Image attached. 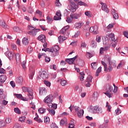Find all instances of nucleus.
Masks as SVG:
<instances>
[{
  "label": "nucleus",
  "mask_w": 128,
  "mask_h": 128,
  "mask_svg": "<svg viewBox=\"0 0 128 128\" xmlns=\"http://www.w3.org/2000/svg\"><path fill=\"white\" fill-rule=\"evenodd\" d=\"M91 47L92 48H96V42L94 40H92L91 41Z\"/></svg>",
  "instance_id": "nucleus-33"
},
{
  "label": "nucleus",
  "mask_w": 128,
  "mask_h": 128,
  "mask_svg": "<svg viewBox=\"0 0 128 128\" xmlns=\"http://www.w3.org/2000/svg\"><path fill=\"white\" fill-rule=\"evenodd\" d=\"M80 78L81 82L84 81V72H81L80 73Z\"/></svg>",
  "instance_id": "nucleus-32"
},
{
  "label": "nucleus",
  "mask_w": 128,
  "mask_h": 128,
  "mask_svg": "<svg viewBox=\"0 0 128 128\" xmlns=\"http://www.w3.org/2000/svg\"><path fill=\"white\" fill-rule=\"evenodd\" d=\"M6 126V122L4 120H0V128H4Z\"/></svg>",
  "instance_id": "nucleus-39"
},
{
  "label": "nucleus",
  "mask_w": 128,
  "mask_h": 128,
  "mask_svg": "<svg viewBox=\"0 0 128 128\" xmlns=\"http://www.w3.org/2000/svg\"><path fill=\"white\" fill-rule=\"evenodd\" d=\"M84 14L86 16H88V18H92V13L90 12V11H86Z\"/></svg>",
  "instance_id": "nucleus-34"
},
{
  "label": "nucleus",
  "mask_w": 128,
  "mask_h": 128,
  "mask_svg": "<svg viewBox=\"0 0 128 128\" xmlns=\"http://www.w3.org/2000/svg\"><path fill=\"white\" fill-rule=\"evenodd\" d=\"M72 108L74 109L76 112H78V110H80V108L78 106H72Z\"/></svg>",
  "instance_id": "nucleus-56"
},
{
  "label": "nucleus",
  "mask_w": 128,
  "mask_h": 128,
  "mask_svg": "<svg viewBox=\"0 0 128 128\" xmlns=\"http://www.w3.org/2000/svg\"><path fill=\"white\" fill-rule=\"evenodd\" d=\"M28 28L30 32H32L33 30H36V28L32 26H28Z\"/></svg>",
  "instance_id": "nucleus-51"
},
{
  "label": "nucleus",
  "mask_w": 128,
  "mask_h": 128,
  "mask_svg": "<svg viewBox=\"0 0 128 128\" xmlns=\"http://www.w3.org/2000/svg\"><path fill=\"white\" fill-rule=\"evenodd\" d=\"M70 28V26H66L63 28L60 31V34H64L66 33V31L68 29Z\"/></svg>",
  "instance_id": "nucleus-22"
},
{
  "label": "nucleus",
  "mask_w": 128,
  "mask_h": 128,
  "mask_svg": "<svg viewBox=\"0 0 128 128\" xmlns=\"http://www.w3.org/2000/svg\"><path fill=\"white\" fill-rule=\"evenodd\" d=\"M46 108H40V109H38V112L40 113V114H44V112H46Z\"/></svg>",
  "instance_id": "nucleus-42"
},
{
  "label": "nucleus",
  "mask_w": 128,
  "mask_h": 128,
  "mask_svg": "<svg viewBox=\"0 0 128 128\" xmlns=\"http://www.w3.org/2000/svg\"><path fill=\"white\" fill-rule=\"evenodd\" d=\"M18 120L20 122H24V120H26V116H22L20 117L18 119Z\"/></svg>",
  "instance_id": "nucleus-40"
},
{
  "label": "nucleus",
  "mask_w": 128,
  "mask_h": 128,
  "mask_svg": "<svg viewBox=\"0 0 128 128\" xmlns=\"http://www.w3.org/2000/svg\"><path fill=\"white\" fill-rule=\"evenodd\" d=\"M6 80V76L4 75H2L0 76V82L2 84H4V82Z\"/></svg>",
  "instance_id": "nucleus-25"
},
{
  "label": "nucleus",
  "mask_w": 128,
  "mask_h": 128,
  "mask_svg": "<svg viewBox=\"0 0 128 128\" xmlns=\"http://www.w3.org/2000/svg\"><path fill=\"white\" fill-rule=\"evenodd\" d=\"M22 89L23 92H28L30 100H32V98H34V92H32V90L31 88L24 86L22 88Z\"/></svg>",
  "instance_id": "nucleus-3"
},
{
  "label": "nucleus",
  "mask_w": 128,
  "mask_h": 128,
  "mask_svg": "<svg viewBox=\"0 0 128 128\" xmlns=\"http://www.w3.org/2000/svg\"><path fill=\"white\" fill-rule=\"evenodd\" d=\"M106 108H108V112H110V108H112V107L108 105V102H106Z\"/></svg>",
  "instance_id": "nucleus-54"
},
{
  "label": "nucleus",
  "mask_w": 128,
  "mask_h": 128,
  "mask_svg": "<svg viewBox=\"0 0 128 128\" xmlns=\"http://www.w3.org/2000/svg\"><path fill=\"white\" fill-rule=\"evenodd\" d=\"M44 84L46 86H50V82L48 81L44 80Z\"/></svg>",
  "instance_id": "nucleus-53"
},
{
  "label": "nucleus",
  "mask_w": 128,
  "mask_h": 128,
  "mask_svg": "<svg viewBox=\"0 0 128 128\" xmlns=\"http://www.w3.org/2000/svg\"><path fill=\"white\" fill-rule=\"evenodd\" d=\"M32 52V46H28L27 50V52L28 54H30Z\"/></svg>",
  "instance_id": "nucleus-44"
},
{
  "label": "nucleus",
  "mask_w": 128,
  "mask_h": 128,
  "mask_svg": "<svg viewBox=\"0 0 128 128\" xmlns=\"http://www.w3.org/2000/svg\"><path fill=\"white\" fill-rule=\"evenodd\" d=\"M70 6V10L73 12H76V10H78V6L77 4H71Z\"/></svg>",
  "instance_id": "nucleus-13"
},
{
  "label": "nucleus",
  "mask_w": 128,
  "mask_h": 128,
  "mask_svg": "<svg viewBox=\"0 0 128 128\" xmlns=\"http://www.w3.org/2000/svg\"><path fill=\"white\" fill-rule=\"evenodd\" d=\"M66 22H67L68 24H70V22H72V18L68 17L67 18L66 20Z\"/></svg>",
  "instance_id": "nucleus-50"
},
{
  "label": "nucleus",
  "mask_w": 128,
  "mask_h": 128,
  "mask_svg": "<svg viewBox=\"0 0 128 128\" xmlns=\"http://www.w3.org/2000/svg\"><path fill=\"white\" fill-rule=\"evenodd\" d=\"M16 96L17 98H20L22 100H28V98H24V96H22V94H16Z\"/></svg>",
  "instance_id": "nucleus-21"
},
{
  "label": "nucleus",
  "mask_w": 128,
  "mask_h": 128,
  "mask_svg": "<svg viewBox=\"0 0 128 128\" xmlns=\"http://www.w3.org/2000/svg\"><path fill=\"white\" fill-rule=\"evenodd\" d=\"M38 40L42 42H46V36L44 34H41L38 36Z\"/></svg>",
  "instance_id": "nucleus-16"
},
{
  "label": "nucleus",
  "mask_w": 128,
  "mask_h": 128,
  "mask_svg": "<svg viewBox=\"0 0 128 128\" xmlns=\"http://www.w3.org/2000/svg\"><path fill=\"white\" fill-rule=\"evenodd\" d=\"M60 50V47L58 46H53L52 48H50V52H55L56 56H58V50Z\"/></svg>",
  "instance_id": "nucleus-7"
},
{
  "label": "nucleus",
  "mask_w": 128,
  "mask_h": 128,
  "mask_svg": "<svg viewBox=\"0 0 128 128\" xmlns=\"http://www.w3.org/2000/svg\"><path fill=\"white\" fill-rule=\"evenodd\" d=\"M50 122V118L46 116L44 118V122L45 124H49Z\"/></svg>",
  "instance_id": "nucleus-43"
},
{
  "label": "nucleus",
  "mask_w": 128,
  "mask_h": 128,
  "mask_svg": "<svg viewBox=\"0 0 128 128\" xmlns=\"http://www.w3.org/2000/svg\"><path fill=\"white\" fill-rule=\"evenodd\" d=\"M90 32H93L94 34H98V25H95L92 26L89 29Z\"/></svg>",
  "instance_id": "nucleus-5"
},
{
  "label": "nucleus",
  "mask_w": 128,
  "mask_h": 128,
  "mask_svg": "<svg viewBox=\"0 0 128 128\" xmlns=\"http://www.w3.org/2000/svg\"><path fill=\"white\" fill-rule=\"evenodd\" d=\"M47 110H48L51 116H54L56 114V111L54 109H49L48 108H46Z\"/></svg>",
  "instance_id": "nucleus-28"
},
{
  "label": "nucleus",
  "mask_w": 128,
  "mask_h": 128,
  "mask_svg": "<svg viewBox=\"0 0 128 128\" xmlns=\"http://www.w3.org/2000/svg\"><path fill=\"white\" fill-rule=\"evenodd\" d=\"M114 90V88L112 86L110 85V84H106V92H105V94L108 96V98H112V90Z\"/></svg>",
  "instance_id": "nucleus-2"
},
{
  "label": "nucleus",
  "mask_w": 128,
  "mask_h": 128,
  "mask_svg": "<svg viewBox=\"0 0 128 128\" xmlns=\"http://www.w3.org/2000/svg\"><path fill=\"white\" fill-rule=\"evenodd\" d=\"M100 72H102V67L100 66L99 67L96 71V76H98L100 75Z\"/></svg>",
  "instance_id": "nucleus-36"
},
{
  "label": "nucleus",
  "mask_w": 128,
  "mask_h": 128,
  "mask_svg": "<svg viewBox=\"0 0 128 128\" xmlns=\"http://www.w3.org/2000/svg\"><path fill=\"white\" fill-rule=\"evenodd\" d=\"M77 64L79 66L82 67L84 66V60L82 59H79L77 61Z\"/></svg>",
  "instance_id": "nucleus-19"
},
{
  "label": "nucleus",
  "mask_w": 128,
  "mask_h": 128,
  "mask_svg": "<svg viewBox=\"0 0 128 128\" xmlns=\"http://www.w3.org/2000/svg\"><path fill=\"white\" fill-rule=\"evenodd\" d=\"M46 19H47L48 22H49L50 24H52V20H52V18H50V17L48 16H47Z\"/></svg>",
  "instance_id": "nucleus-46"
},
{
  "label": "nucleus",
  "mask_w": 128,
  "mask_h": 128,
  "mask_svg": "<svg viewBox=\"0 0 128 128\" xmlns=\"http://www.w3.org/2000/svg\"><path fill=\"white\" fill-rule=\"evenodd\" d=\"M80 14H70V17L71 18H72L73 20V18H75L76 20H78V18H80Z\"/></svg>",
  "instance_id": "nucleus-20"
},
{
  "label": "nucleus",
  "mask_w": 128,
  "mask_h": 128,
  "mask_svg": "<svg viewBox=\"0 0 128 128\" xmlns=\"http://www.w3.org/2000/svg\"><path fill=\"white\" fill-rule=\"evenodd\" d=\"M39 76L40 78H42V80H47L48 78V74L44 69H41L39 72Z\"/></svg>",
  "instance_id": "nucleus-4"
},
{
  "label": "nucleus",
  "mask_w": 128,
  "mask_h": 128,
  "mask_svg": "<svg viewBox=\"0 0 128 128\" xmlns=\"http://www.w3.org/2000/svg\"><path fill=\"white\" fill-rule=\"evenodd\" d=\"M34 70H32L30 74L29 75V78L30 80H32L34 78Z\"/></svg>",
  "instance_id": "nucleus-38"
},
{
  "label": "nucleus",
  "mask_w": 128,
  "mask_h": 128,
  "mask_svg": "<svg viewBox=\"0 0 128 128\" xmlns=\"http://www.w3.org/2000/svg\"><path fill=\"white\" fill-rule=\"evenodd\" d=\"M102 10H104V12H106L107 14H108L110 12V10L108 8V6H106V4H103L102 5Z\"/></svg>",
  "instance_id": "nucleus-17"
},
{
  "label": "nucleus",
  "mask_w": 128,
  "mask_h": 128,
  "mask_svg": "<svg viewBox=\"0 0 128 128\" xmlns=\"http://www.w3.org/2000/svg\"><path fill=\"white\" fill-rule=\"evenodd\" d=\"M14 128H22L20 127V124L18 123H16L15 124L14 126Z\"/></svg>",
  "instance_id": "nucleus-63"
},
{
  "label": "nucleus",
  "mask_w": 128,
  "mask_h": 128,
  "mask_svg": "<svg viewBox=\"0 0 128 128\" xmlns=\"http://www.w3.org/2000/svg\"><path fill=\"white\" fill-rule=\"evenodd\" d=\"M101 62L102 66H104V72H108V66H106V62H104V61H102Z\"/></svg>",
  "instance_id": "nucleus-37"
},
{
  "label": "nucleus",
  "mask_w": 128,
  "mask_h": 128,
  "mask_svg": "<svg viewBox=\"0 0 128 128\" xmlns=\"http://www.w3.org/2000/svg\"><path fill=\"white\" fill-rule=\"evenodd\" d=\"M14 56H16V62H20V54L17 53L16 54H14Z\"/></svg>",
  "instance_id": "nucleus-26"
},
{
  "label": "nucleus",
  "mask_w": 128,
  "mask_h": 128,
  "mask_svg": "<svg viewBox=\"0 0 128 128\" xmlns=\"http://www.w3.org/2000/svg\"><path fill=\"white\" fill-rule=\"evenodd\" d=\"M46 90L45 88L40 87L39 88V94L40 96H46Z\"/></svg>",
  "instance_id": "nucleus-10"
},
{
  "label": "nucleus",
  "mask_w": 128,
  "mask_h": 128,
  "mask_svg": "<svg viewBox=\"0 0 128 128\" xmlns=\"http://www.w3.org/2000/svg\"><path fill=\"white\" fill-rule=\"evenodd\" d=\"M11 48L13 50H16V45L15 44H12Z\"/></svg>",
  "instance_id": "nucleus-59"
},
{
  "label": "nucleus",
  "mask_w": 128,
  "mask_h": 128,
  "mask_svg": "<svg viewBox=\"0 0 128 128\" xmlns=\"http://www.w3.org/2000/svg\"><path fill=\"white\" fill-rule=\"evenodd\" d=\"M0 26L4 28H6V27L8 26V25H6L4 21L2 20H0Z\"/></svg>",
  "instance_id": "nucleus-29"
},
{
  "label": "nucleus",
  "mask_w": 128,
  "mask_h": 128,
  "mask_svg": "<svg viewBox=\"0 0 128 128\" xmlns=\"http://www.w3.org/2000/svg\"><path fill=\"white\" fill-rule=\"evenodd\" d=\"M68 128H74V124L73 123H70Z\"/></svg>",
  "instance_id": "nucleus-64"
},
{
  "label": "nucleus",
  "mask_w": 128,
  "mask_h": 128,
  "mask_svg": "<svg viewBox=\"0 0 128 128\" xmlns=\"http://www.w3.org/2000/svg\"><path fill=\"white\" fill-rule=\"evenodd\" d=\"M92 76L89 75L87 77L85 82V86H86V88H90V84H92Z\"/></svg>",
  "instance_id": "nucleus-6"
},
{
  "label": "nucleus",
  "mask_w": 128,
  "mask_h": 128,
  "mask_svg": "<svg viewBox=\"0 0 128 128\" xmlns=\"http://www.w3.org/2000/svg\"><path fill=\"white\" fill-rule=\"evenodd\" d=\"M90 110L92 114H102V108L98 106H90Z\"/></svg>",
  "instance_id": "nucleus-1"
},
{
  "label": "nucleus",
  "mask_w": 128,
  "mask_h": 128,
  "mask_svg": "<svg viewBox=\"0 0 128 128\" xmlns=\"http://www.w3.org/2000/svg\"><path fill=\"white\" fill-rule=\"evenodd\" d=\"M40 32V29H34L33 31H28V34L32 36H36V34H38V32Z\"/></svg>",
  "instance_id": "nucleus-12"
},
{
  "label": "nucleus",
  "mask_w": 128,
  "mask_h": 128,
  "mask_svg": "<svg viewBox=\"0 0 128 128\" xmlns=\"http://www.w3.org/2000/svg\"><path fill=\"white\" fill-rule=\"evenodd\" d=\"M14 112L16 114H20V110L18 108H14Z\"/></svg>",
  "instance_id": "nucleus-41"
},
{
  "label": "nucleus",
  "mask_w": 128,
  "mask_h": 128,
  "mask_svg": "<svg viewBox=\"0 0 128 128\" xmlns=\"http://www.w3.org/2000/svg\"><path fill=\"white\" fill-rule=\"evenodd\" d=\"M96 62H94L91 64L92 68L94 70H96Z\"/></svg>",
  "instance_id": "nucleus-48"
},
{
  "label": "nucleus",
  "mask_w": 128,
  "mask_h": 128,
  "mask_svg": "<svg viewBox=\"0 0 128 128\" xmlns=\"http://www.w3.org/2000/svg\"><path fill=\"white\" fill-rule=\"evenodd\" d=\"M75 28H77V30H80L82 28V26H84V24L82 23H76L75 24Z\"/></svg>",
  "instance_id": "nucleus-30"
},
{
  "label": "nucleus",
  "mask_w": 128,
  "mask_h": 128,
  "mask_svg": "<svg viewBox=\"0 0 128 128\" xmlns=\"http://www.w3.org/2000/svg\"><path fill=\"white\" fill-rule=\"evenodd\" d=\"M106 38H111L112 42H117L116 40V38H114V34H107Z\"/></svg>",
  "instance_id": "nucleus-15"
},
{
  "label": "nucleus",
  "mask_w": 128,
  "mask_h": 128,
  "mask_svg": "<svg viewBox=\"0 0 128 128\" xmlns=\"http://www.w3.org/2000/svg\"><path fill=\"white\" fill-rule=\"evenodd\" d=\"M98 92H94L92 94V100L94 102L98 100Z\"/></svg>",
  "instance_id": "nucleus-18"
},
{
  "label": "nucleus",
  "mask_w": 128,
  "mask_h": 128,
  "mask_svg": "<svg viewBox=\"0 0 128 128\" xmlns=\"http://www.w3.org/2000/svg\"><path fill=\"white\" fill-rule=\"evenodd\" d=\"M10 86H12V88H15L16 87V83L14 81H11L10 82Z\"/></svg>",
  "instance_id": "nucleus-61"
},
{
  "label": "nucleus",
  "mask_w": 128,
  "mask_h": 128,
  "mask_svg": "<svg viewBox=\"0 0 128 128\" xmlns=\"http://www.w3.org/2000/svg\"><path fill=\"white\" fill-rule=\"evenodd\" d=\"M100 40H102V36H96V40L97 42H100Z\"/></svg>",
  "instance_id": "nucleus-57"
},
{
  "label": "nucleus",
  "mask_w": 128,
  "mask_h": 128,
  "mask_svg": "<svg viewBox=\"0 0 128 128\" xmlns=\"http://www.w3.org/2000/svg\"><path fill=\"white\" fill-rule=\"evenodd\" d=\"M56 16H54V20H62V13H60V11H57L56 13Z\"/></svg>",
  "instance_id": "nucleus-11"
},
{
  "label": "nucleus",
  "mask_w": 128,
  "mask_h": 128,
  "mask_svg": "<svg viewBox=\"0 0 128 128\" xmlns=\"http://www.w3.org/2000/svg\"><path fill=\"white\" fill-rule=\"evenodd\" d=\"M60 84L62 86H66V80H61Z\"/></svg>",
  "instance_id": "nucleus-47"
},
{
  "label": "nucleus",
  "mask_w": 128,
  "mask_h": 128,
  "mask_svg": "<svg viewBox=\"0 0 128 128\" xmlns=\"http://www.w3.org/2000/svg\"><path fill=\"white\" fill-rule=\"evenodd\" d=\"M108 61L109 62V66H112V64H114V62L112 61V58L110 57H108Z\"/></svg>",
  "instance_id": "nucleus-49"
},
{
  "label": "nucleus",
  "mask_w": 128,
  "mask_h": 128,
  "mask_svg": "<svg viewBox=\"0 0 128 128\" xmlns=\"http://www.w3.org/2000/svg\"><path fill=\"white\" fill-rule=\"evenodd\" d=\"M50 128H58V126H56V124L54 123H52L50 124Z\"/></svg>",
  "instance_id": "nucleus-58"
},
{
  "label": "nucleus",
  "mask_w": 128,
  "mask_h": 128,
  "mask_svg": "<svg viewBox=\"0 0 128 128\" xmlns=\"http://www.w3.org/2000/svg\"><path fill=\"white\" fill-rule=\"evenodd\" d=\"M36 14H38L40 16H42V12L40 10H36Z\"/></svg>",
  "instance_id": "nucleus-52"
},
{
  "label": "nucleus",
  "mask_w": 128,
  "mask_h": 128,
  "mask_svg": "<svg viewBox=\"0 0 128 128\" xmlns=\"http://www.w3.org/2000/svg\"><path fill=\"white\" fill-rule=\"evenodd\" d=\"M22 42L24 46H27V44H28V42H30L27 38L24 37L22 38Z\"/></svg>",
  "instance_id": "nucleus-24"
},
{
  "label": "nucleus",
  "mask_w": 128,
  "mask_h": 128,
  "mask_svg": "<svg viewBox=\"0 0 128 128\" xmlns=\"http://www.w3.org/2000/svg\"><path fill=\"white\" fill-rule=\"evenodd\" d=\"M80 48H86V44L84 42H82L80 44Z\"/></svg>",
  "instance_id": "nucleus-45"
},
{
  "label": "nucleus",
  "mask_w": 128,
  "mask_h": 128,
  "mask_svg": "<svg viewBox=\"0 0 128 128\" xmlns=\"http://www.w3.org/2000/svg\"><path fill=\"white\" fill-rule=\"evenodd\" d=\"M8 58L9 60H12V58H14V54H12V52H9L8 54Z\"/></svg>",
  "instance_id": "nucleus-35"
},
{
  "label": "nucleus",
  "mask_w": 128,
  "mask_h": 128,
  "mask_svg": "<svg viewBox=\"0 0 128 128\" xmlns=\"http://www.w3.org/2000/svg\"><path fill=\"white\" fill-rule=\"evenodd\" d=\"M45 62H50V58L46 56L45 57Z\"/></svg>",
  "instance_id": "nucleus-55"
},
{
  "label": "nucleus",
  "mask_w": 128,
  "mask_h": 128,
  "mask_svg": "<svg viewBox=\"0 0 128 128\" xmlns=\"http://www.w3.org/2000/svg\"><path fill=\"white\" fill-rule=\"evenodd\" d=\"M52 100H54L52 96L49 95L44 98V102L46 104H50V102H52Z\"/></svg>",
  "instance_id": "nucleus-8"
},
{
  "label": "nucleus",
  "mask_w": 128,
  "mask_h": 128,
  "mask_svg": "<svg viewBox=\"0 0 128 128\" xmlns=\"http://www.w3.org/2000/svg\"><path fill=\"white\" fill-rule=\"evenodd\" d=\"M55 6H57L58 8H60V1L56 2H55Z\"/></svg>",
  "instance_id": "nucleus-62"
},
{
  "label": "nucleus",
  "mask_w": 128,
  "mask_h": 128,
  "mask_svg": "<svg viewBox=\"0 0 128 128\" xmlns=\"http://www.w3.org/2000/svg\"><path fill=\"white\" fill-rule=\"evenodd\" d=\"M26 60H24L22 63V66L24 70L26 68Z\"/></svg>",
  "instance_id": "nucleus-60"
},
{
  "label": "nucleus",
  "mask_w": 128,
  "mask_h": 128,
  "mask_svg": "<svg viewBox=\"0 0 128 128\" xmlns=\"http://www.w3.org/2000/svg\"><path fill=\"white\" fill-rule=\"evenodd\" d=\"M66 37L62 36H59V37L58 38V40L60 44H62V42H64V40H66Z\"/></svg>",
  "instance_id": "nucleus-27"
},
{
  "label": "nucleus",
  "mask_w": 128,
  "mask_h": 128,
  "mask_svg": "<svg viewBox=\"0 0 128 128\" xmlns=\"http://www.w3.org/2000/svg\"><path fill=\"white\" fill-rule=\"evenodd\" d=\"M78 58V56H76L73 58H66V62H68V64H74V62Z\"/></svg>",
  "instance_id": "nucleus-9"
},
{
  "label": "nucleus",
  "mask_w": 128,
  "mask_h": 128,
  "mask_svg": "<svg viewBox=\"0 0 128 128\" xmlns=\"http://www.w3.org/2000/svg\"><path fill=\"white\" fill-rule=\"evenodd\" d=\"M111 12L113 15V17L114 20H118V14L116 13V11L114 9H112L111 10Z\"/></svg>",
  "instance_id": "nucleus-14"
},
{
  "label": "nucleus",
  "mask_w": 128,
  "mask_h": 128,
  "mask_svg": "<svg viewBox=\"0 0 128 128\" xmlns=\"http://www.w3.org/2000/svg\"><path fill=\"white\" fill-rule=\"evenodd\" d=\"M22 82H24V78L22 76L16 78V82L18 84H22Z\"/></svg>",
  "instance_id": "nucleus-23"
},
{
  "label": "nucleus",
  "mask_w": 128,
  "mask_h": 128,
  "mask_svg": "<svg viewBox=\"0 0 128 128\" xmlns=\"http://www.w3.org/2000/svg\"><path fill=\"white\" fill-rule=\"evenodd\" d=\"M84 111L82 110H80L78 111V118H82V116H84Z\"/></svg>",
  "instance_id": "nucleus-31"
}]
</instances>
